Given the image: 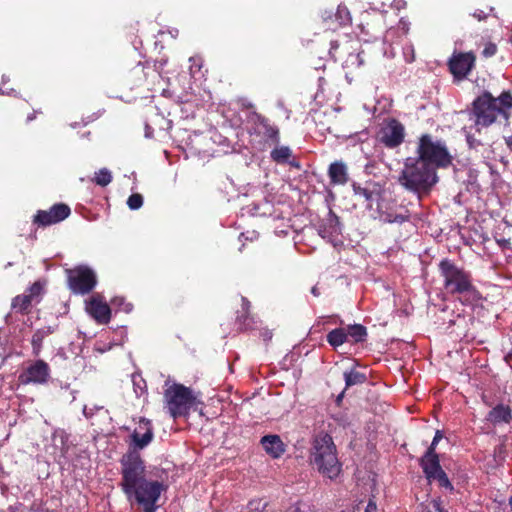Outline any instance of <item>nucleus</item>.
<instances>
[{
  "label": "nucleus",
  "mask_w": 512,
  "mask_h": 512,
  "mask_svg": "<svg viewBox=\"0 0 512 512\" xmlns=\"http://www.w3.org/2000/svg\"><path fill=\"white\" fill-rule=\"evenodd\" d=\"M121 486L129 501H135L145 512H156V503L164 486L146 478V468L140 455L126 453L121 459Z\"/></svg>",
  "instance_id": "nucleus-1"
},
{
  "label": "nucleus",
  "mask_w": 512,
  "mask_h": 512,
  "mask_svg": "<svg viewBox=\"0 0 512 512\" xmlns=\"http://www.w3.org/2000/svg\"><path fill=\"white\" fill-rule=\"evenodd\" d=\"M512 109V94L503 91L498 97H494L489 91H484L472 102L470 116L474 119V127L477 132L487 128L503 118L508 121Z\"/></svg>",
  "instance_id": "nucleus-2"
},
{
  "label": "nucleus",
  "mask_w": 512,
  "mask_h": 512,
  "mask_svg": "<svg viewBox=\"0 0 512 512\" xmlns=\"http://www.w3.org/2000/svg\"><path fill=\"white\" fill-rule=\"evenodd\" d=\"M309 461L319 473L330 479L336 478L341 472L336 446L332 437L326 433H320L314 437Z\"/></svg>",
  "instance_id": "nucleus-3"
},
{
  "label": "nucleus",
  "mask_w": 512,
  "mask_h": 512,
  "mask_svg": "<svg viewBox=\"0 0 512 512\" xmlns=\"http://www.w3.org/2000/svg\"><path fill=\"white\" fill-rule=\"evenodd\" d=\"M438 180L437 171L418 157H408L399 176V183L412 192H428Z\"/></svg>",
  "instance_id": "nucleus-4"
},
{
  "label": "nucleus",
  "mask_w": 512,
  "mask_h": 512,
  "mask_svg": "<svg viewBox=\"0 0 512 512\" xmlns=\"http://www.w3.org/2000/svg\"><path fill=\"white\" fill-rule=\"evenodd\" d=\"M444 286L449 293H457L463 297V301L473 303L480 299L479 292L471 284L470 276L449 260H443L439 264Z\"/></svg>",
  "instance_id": "nucleus-5"
},
{
  "label": "nucleus",
  "mask_w": 512,
  "mask_h": 512,
  "mask_svg": "<svg viewBox=\"0 0 512 512\" xmlns=\"http://www.w3.org/2000/svg\"><path fill=\"white\" fill-rule=\"evenodd\" d=\"M165 387L164 408L172 418L186 417L197 406V395L189 387L178 383L170 384L169 381L165 382Z\"/></svg>",
  "instance_id": "nucleus-6"
},
{
  "label": "nucleus",
  "mask_w": 512,
  "mask_h": 512,
  "mask_svg": "<svg viewBox=\"0 0 512 512\" xmlns=\"http://www.w3.org/2000/svg\"><path fill=\"white\" fill-rule=\"evenodd\" d=\"M416 153L421 161L435 171L439 168L449 167L453 161L445 142L434 140L430 134H423L419 137Z\"/></svg>",
  "instance_id": "nucleus-7"
},
{
  "label": "nucleus",
  "mask_w": 512,
  "mask_h": 512,
  "mask_svg": "<svg viewBox=\"0 0 512 512\" xmlns=\"http://www.w3.org/2000/svg\"><path fill=\"white\" fill-rule=\"evenodd\" d=\"M476 65V55L473 51H455L448 59L447 66L453 76V81L459 83L469 76Z\"/></svg>",
  "instance_id": "nucleus-8"
},
{
  "label": "nucleus",
  "mask_w": 512,
  "mask_h": 512,
  "mask_svg": "<svg viewBox=\"0 0 512 512\" xmlns=\"http://www.w3.org/2000/svg\"><path fill=\"white\" fill-rule=\"evenodd\" d=\"M69 288L76 294H87L96 285V275L86 266L66 270Z\"/></svg>",
  "instance_id": "nucleus-9"
},
{
  "label": "nucleus",
  "mask_w": 512,
  "mask_h": 512,
  "mask_svg": "<svg viewBox=\"0 0 512 512\" xmlns=\"http://www.w3.org/2000/svg\"><path fill=\"white\" fill-rule=\"evenodd\" d=\"M153 438L154 433L151 421L140 418L130 435L129 451L127 453L135 452L137 455H140L139 450L147 447Z\"/></svg>",
  "instance_id": "nucleus-10"
},
{
  "label": "nucleus",
  "mask_w": 512,
  "mask_h": 512,
  "mask_svg": "<svg viewBox=\"0 0 512 512\" xmlns=\"http://www.w3.org/2000/svg\"><path fill=\"white\" fill-rule=\"evenodd\" d=\"M404 138L405 127L395 118L389 119L379 132L380 142L391 149L400 146Z\"/></svg>",
  "instance_id": "nucleus-11"
},
{
  "label": "nucleus",
  "mask_w": 512,
  "mask_h": 512,
  "mask_svg": "<svg viewBox=\"0 0 512 512\" xmlns=\"http://www.w3.org/2000/svg\"><path fill=\"white\" fill-rule=\"evenodd\" d=\"M250 122L253 124V133L263 136L266 142L279 144L280 131L277 126L260 113L253 112L250 116Z\"/></svg>",
  "instance_id": "nucleus-12"
},
{
  "label": "nucleus",
  "mask_w": 512,
  "mask_h": 512,
  "mask_svg": "<svg viewBox=\"0 0 512 512\" xmlns=\"http://www.w3.org/2000/svg\"><path fill=\"white\" fill-rule=\"evenodd\" d=\"M50 376V368L43 360L31 363L19 376L18 381L23 385L45 384Z\"/></svg>",
  "instance_id": "nucleus-13"
},
{
  "label": "nucleus",
  "mask_w": 512,
  "mask_h": 512,
  "mask_svg": "<svg viewBox=\"0 0 512 512\" xmlns=\"http://www.w3.org/2000/svg\"><path fill=\"white\" fill-rule=\"evenodd\" d=\"M71 213L65 203H56L49 210H38L33 218V224H57L64 221Z\"/></svg>",
  "instance_id": "nucleus-14"
},
{
  "label": "nucleus",
  "mask_w": 512,
  "mask_h": 512,
  "mask_svg": "<svg viewBox=\"0 0 512 512\" xmlns=\"http://www.w3.org/2000/svg\"><path fill=\"white\" fill-rule=\"evenodd\" d=\"M86 311L100 324H106L110 321V307L99 296L92 297L86 303Z\"/></svg>",
  "instance_id": "nucleus-15"
},
{
  "label": "nucleus",
  "mask_w": 512,
  "mask_h": 512,
  "mask_svg": "<svg viewBox=\"0 0 512 512\" xmlns=\"http://www.w3.org/2000/svg\"><path fill=\"white\" fill-rule=\"evenodd\" d=\"M275 145V148L270 152V158L273 162L277 164H288L296 169L301 168L299 161L293 157V152L288 146Z\"/></svg>",
  "instance_id": "nucleus-16"
},
{
  "label": "nucleus",
  "mask_w": 512,
  "mask_h": 512,
  "mask_svg": "<svg viewBox=\"0 0 512 512\" xmlns=\"http://www.w3.org/2000/svg\"><path fill=\"white\" fill-rule=\"evenodd\" d=\"M146 69H150L149 64L139 62L127 73L126 83L131 89L140 87L147 82L149 72Z\"/></svg>",
  "instance_id": "nucleus-17"
},
{
  "label": "nucleus",
  "mask_w": 512,
  "mask_h": 512,
  "mask_svg": "<svg viewBox=\"0 0 512 512\" xmlns=\"http://www.w3.org/2000/svg\"><path fill=\"white\" fill-rule=\"evenodd\" d=\"M420 464L429 481H432V477L442 470L438 455L433 452V448L427 449L426 453L421 458Z\"/></svg>",
  "instance_id": "nucleus-18"
},
{
  "label": "nucleus",
  "mask_w": 512,
  "mask_h": 512,
  "mask_svg": "<svg viewBox=\"0 0 512 512\" xmlns=\"http://www.w3.org/2000/svg\"><path fill=\"white\" fill-rule=\"evenodd\" d=\"M261 444L266 453L273 458H279L285 452V445L278 435L262 437Z\"/></svg>",
  "instance_id": "nucleus-19"
},
{
  "label": "nucleus",
  "mask_w": 512,
  "mask_h": 512,
  "mask_svg": "<svg viewBox=\"0 0 512 512\" xmlns=\"http://www.w3.org/2000/svg\"><path fill=\"white\" fill-rule=\"evenodd\" d=\"M316 232L330 242L334 247L343 245L340 226H314Z\"/></svg>",
  "instance_id": "nucleus-20"
},
{
  "label": "nucleus",
  "mask_w": 512,
  "mask_h": 512,
  "mask_svg": "<svg viewBox=\"0 0 512 512\" xmlns=\"http://www.w3.org/2000/svg\"><path fill=\"white\" fill-rule=\"evenodd\" d=\"M330 182L335 185H345L348 180L347 167L343 162L336 161L330 164L328 169Z\"/></svg>",
  "instance_id": "nucleus-21"
},
{
  "label": "nucleus",
  "mask_w": 512,
  "mask_h": 512,
  "mask_svg": "<svg viewBox=\"0 0 512 512\" xmlns=\"http://www.w3.org/2000/svg\"><path fill=\"white\" fill-rule=\"evenodd\" d=\"M487 420L493 424L509 423L512 420L511 409L503 404L497 405L488 413Z\"/></svg>",
  "instance_id": "nucleus-22"
},
{
  "label": "nucleus",
  "mask_w": 512,
  "mask_h": 512,
  "mask_svg": "<svg viewBox=\"0 0 512 512\" xmlns=\"http://www.w3.org/2000/svg\"><path fill=\"white\" fill-rule=\"evenodd\" d=\"M348 340V334L346 333V329L337 328L330 331L327 335L328 343L333 347H338L345 343Z\"/></svg>",
  "instance_id": "nucleus-23"
},
{
  "label": "nucleus",
  "mask_w": 512,
  "mask_h": 512,
  "mask_svg": "<svg viewBox=\"0 0 512 512\" xmlns=\"http://www.w3.org/2000/svg\"><path fill=\"white\" fill-rule=\"evenodd\" d=\"M346 387L363 384L366 381V375L356 370L344 372Z\"/></svg>",
  "instance_id": "nucleus-24"
},
{
  "label": "nucleus",
  "mask_w": 512,
  "mask_h": 512,
  "mask_svg": "<svg viewBox=\"0 0 512 512\" xmlns=\"http://www.w3.org/2000/svg\"><path fill=\"white\" fill-rule=\"evenodd\" d=\"M346 333L354 342L363 341L367 335L366 328L360 324L348 326Z\"/></svg>",
  "instance_id": "nucleus-25"
},
{
  "label": "nucleus",
  "mask_w": 512,
  "mask_h": 512,
  "mask_svg": "<svg viewBox=\"0 0 512 512\" xmlns=\"http://www.w3.org/2000/svg\"><path fill=\"white\" fill-rule=\"evenodd\" d=\"M32 301L31 295H18L12 301V308L20 312L25 311L30 307Z\"/></svg>",
  "instance_id": "nucleus-26"
},
{
  "label": "nucleus",
  "mask_w": 512,
  "mask_h": 512,
  "mask_svg": "<svg viewBox=\"0 0 512 512\" xmlns=\"http://www.w3.org/2000/svg\"><path fill=\"white\" fill-rule=\"evenodd\" d=\"M93 181L101 186L105 187L112 181V174L107 168H102L98 172L95 173V177Z\"/></svg>",
  "instance_id": "nucleus-27"
},
{
  "label": "nucleus",
  "mask_w": 512,
  "mask_h": 512,
  "mask_svg": "<svg viewBox=\"0 0 512 512\" xmlns=\"http://www.w3.org/2000/svg\"><path fill=\"white\" fill-rule=\"evenodd\" d=\"M334 17L335 20L338 22V25L332 27L333 30H335L337 27L345 26L351 21L350 13L346 7L339 6Z\"/></svg>",
  "instance_id": "nucleus-28"
},
{
  "label": "nucleus",
  "mask_w": 512,
  "mask_h": 512,
  "mask_svg": "<svg viewBox=\"0 0 512 512\" xmlns=\"http://www.w3.org/2000/svg\"><path fill=\"white\" fill-rule=\"evenodd\" d=\"M432 481H437L440 487L450 491L453 490V485L449 481L448 476L443 469L432 477Z\"/></svg>",
  "instance_id": "nucleus-29"
},
{
  "label": "nucleus",
  "mask_w": 512,
  "mask_h": 512,
  "mask_svg": "<svg viewBox=\"0 0 512 512\" xmlns=\"http://www.w3.org/2000/svg\"><path fill=\"white\" fill-rule=\"evenodd\" d=\"M127 205L130 209L136 210L143 205V196L139 193H133L128 197Z\"/></svg>",
  "instance_id": "nucleus-30"
},
{
  "label": "nucleus",
  "mask_w": 512,
  "mask_h": 512,
  "mask_svg": "<svg viewBox=\"0 0 512 512\" xmlns=\"http://www.w3.org/2000/svg\"><path fill=\"white\" fill-rule=\"evenodd\" d=\"M53 440L56 442L57 440L61 443V452L62 454L66 453V442L68 440L67 434L63 430L55 431L53 433Z\"/></svg>",
  "instance_id": "nucleus-31"
},
{
  "label": "nucleus",
  "mask_w": 512,
  "mask_h": 512,
  "mask_svg": "<svg viewBox=\"0 0 512 512\" xmlns=\"http://www.w3.org/2000/svg\"><path fill=\"white\" fill-rule=\"evenodd\" d=\"M418 512H448L441 507L440 500H433L428 506L421 507Z\"/></svg>",
  "instance_id": "nucleus-32"
},
{
  "label": "nucleus",
  "mask_w": 512,
  "mask_h": 512,
  "mask_svg": "<svg viewBox=\"0 0 512 512\" xmlns=\"http://www.w3.org/2000/svg\"><path fill=\"white\" fill-rule=\"evenodd\" d=\"M497 45L492 42H488L485 44L484 49L482 50V56L485 58H490L497 53Z\"/></svg>",
  "instance_id": "nucleus-33"
},
{
  "label": "nucleus",
  "mask_w": 512,
  "mask_h": 512,
  "mask_svg": "<svg viewBox=\"0 0 512 512\" xmlns=\"http://www.w3.org/2000/svg\"><path fill=\"white\" fill-rule=\"evenodd\" d=\"M363 503L360 502L354 512H361V509L363 508ZM364 512H377V505L376 503L373 501V500H369L368 503L366 504V506L364 507Z\"/></svg>",
  "instance_id": "nucleus-34"
},
{
  "label": "nucleus",
  "mask_w": 512,
  "mask_h": 512,
  "mask_svg": "<svg viewBox=\"0 0 512 512\" xmlns=\"http://www.w3.org/2000/svg\"><path fill=\"white\" fill-rule=\"evenodd\" d=\"M285 512H313V510L305 503H297L289 507Z\"/></svg>",
  "instance_id": "nucleus-35"
},
{
  "label": "nucleus",
  "mask_w": 512,
  "mask_h": 512,
  "mask_svg": "<svg viewBox=\"0 0 512 512\" xmlns=\"http://www.w3.org/2000/svg\"><path fill=\"white\" fill-rule=\"evenodd\" d=\"M42 285L39 281L35 282L28 290L27 295H31V299L34 300L35 297L39 296L42 291Z\"/></svg>",
  "instance_id": "nucleus-36"
},
{
  "label": "nucleus",
  "mask_w": 512,
  "mask_h": 512,
  "mask_svg": "<svg viewBox=\"0 0 512 512\" xmlns=\"http://www.w3.org/2000/svg\"><path fill=\"white\" fill-rule=\"evenodd\" d=\"M466 139H467V142L469 144L470 147L474 148L478 145H480V141H477L473 135H471L470 133H467L466 135Z\"/></svg>",
  "instance_id": "nucleus-37"
},
{
  "label": "nucleus",
  "mask_w": 512,
  "mask_h": 512,
  "mask_svg": "<svg viewBox=\"0 0 512 512\" xmlns=\"http://www.w3.org/2000/svg\"><path fill=\"white\" fill-rule=\"evenodd\" d=\"M442 438V435L440 434L439 431L436 432L434 438H433V441L430 445V447L428 449H432L433 448V452H435V447L437 445V443L439 442V440Z\"/></svg>",
  "instance_id": "nucleus-38"
},
{
  "label": "nucleus",
  "mask_w": 512,
  "mask_h": 512,
  "mask_svg": "<svg viewBox=\"0 0 512 512\" xmlns=\"http://www.w3.org/2000/svg\"><path fill=\"white\" fill-rule=\"evenodd\" d=\"M473 16L478 20H483L487 17V15L482 10L475 11Z\"/></svg>",
  "instance_id": "nucleus-39"
},
{
  "label": "nucleus",
  "mask_w": 512,
  "mask_h": 512,
  "mask_svg": "<svg viewBox=\"0 0 512 512\" xmlns=\"http://www.w3.org/2000/svg\"><path fill=\"white\" fill-rule=\"evenodd\" d=\"M37 113H41V111L33 110L32 113L28 114V116L26 118V123H29V122L33 121L36 118V114Z\"/></svg>",
  "instance_id": "nucleus-40"
},
{
  "label": "nucleus",
  "mask_w": 512,
  "mask_h": 512,
  "mask_svg": "<svg viewBox=\"0 0 512 512\" xmlns=\"http://www.w3.org/2000/svg\"><path fill=\"white\" fill-rule=\"evenodd\" d=\"M275 233H276V235H278V236H286V235H288L289 230H288V229H286V230H284V229H282V230H276V231H275Z\"/></svg>",
  "instance_id": "nucleus-41"
},
{
  "label": "nucleus",
  "mask_w": 512,
  "mask_h": 512,
  "mask_svg": "<svg viewBox=\"0 0 512 512\" xmlns=\"http://www.w3.org/2000/svg\"><path fill=\"white\" fill-rule=\"evenodd\" d=\"M506 144L512 150V135L506 138Z\"/></svg>",
  "instance_id": "nucleus-42"
},
{
  "label": "nucleus",
  "mask_w": 512,
  "mask_h": 512,
  "mask_svg": "<svg viewBox=\"0 0 512 512\" xmlns=\"http://www.w3.org/2000/svg\"><path fill=\"white\" fill-rule=\"evenodd\" d=\"M242 301H243V308H244V309H247V308H248V306H249V302L247 301V299H246V298H242Z\"/></svg>",
  "instance_id": "nucleus-43"
},
{
  "label": "nucleus",
  "mask_w": 512,
  "mask_h": 512,
  "mask_svg": "<svg viewBox=\"0 0 512 512\" xmlns=\"http://www.w3.org/2000/svg\"><path fill=\"white\" fill-rule=\"evenodd\" d=\"M311 292H312V294H313L314 296H318V295H319V292H318L317 287H313V288H312V290H311Z\"/></svg>",
  "instance_id": "nucleus-44"
},
{
  "label": "nucleus",
  "mask_w": 512,
  "mask_h": 512,
  "mask_svg": "<svg viewBox=\"0 0 512 512\" xmlns=\"http://www.w3.org/2000/svg\"><path fill=\"white\" fill-rule=\"evenodd\" d=\"M337 47H338L337 42H331V50H330V52H331L332 50L336 49Z\"/></svg>",
  "instance_id": "nucleus-45"
},
{
  "label": "nucleus",
  "mask_w": 512,
  "mask_h": 512,
  "mask_svg": "<svg viewBox=\"0 0 512 512\" xmlns=\"http://www.w3.org/2000/svg\"><path fill=\"white\" fill-rule=\"evenodd\" d=\"M132 309L131 304H126L124 310L129 312Z\"/></svg>",
  "instance_id": "nucleus-46"
},
{
  "label": "nucleus",
  "mask_w": 512,
  "mask_h": 512,
  "mask_svg": "<svg viewBox=\"0 0 512 512\" xmlns=\"http://www.w3.org/2000/svg\"><path fill=\"white\" fill-rule=\"evenodd\" d=\"M83 414H84L86 417H89V416H90V414H89V413H88V411H87V407H86V406H84V408H83Z\"/></svg>",
  "instance_id": "nucleus-47"
},
{
  "label": "nucleus",
  "mask_w": 512,
  "mask_h": 512,
  "mask_svg": "<svg viewBox=\"0 0 512 512\" xmlns=\"http://www.w3.org/2000/svg\"><path fill=\"white\" fill-rule=\"evenodd\" d=\"M363 194L365 195V197L368 199L369 198V193L366 189L363 190Z\"/></svg>",
  "instance_id": "nucleus-48"
},
{
  "label": "nucleus",
  "mask_w": 512,
  "mask_h": 512,
  "mask_svg": "<svg viewBox=\"0 0 512 512\" xmlns=\"http://www.w3.org/2000/svg\"><path fill=\"white\" fill-rule=\"evenodd\" d=\"M265 338H266V339H270V338H271V334H266V335H265Z\"/></svg>",
  "instance_id": "nucleus-49"
},
{
  "label": "nucleus",
  "mask_w": 512,
  "mask_h": 512,
  "mask_svg": "<svg viewBox=\"0 0 512 512\" xmlns=\"http://www.w3.org/2000/svg\"><path fill=\"white\" fill-rule=\"evenodd\" d=\"M510 506H511V510H512V497L510 498Z\"/></svg>",
  "instance_id": "nucleus-50"
}]
</instances>
